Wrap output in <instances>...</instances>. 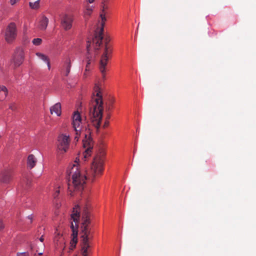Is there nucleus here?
Listing matches in <instances>:
<instances>
[{"instance_id":"7ed1b4c3","label":"nucleus","mask_w":256,"mask_h":256,"mask_svg":"<svg viewBox=\"0 0 256 256\" xmlns=\"http://www.w3.org/2000/svg\"><path fill=\"white\" fill-rule=\"evenodd\" d=\"M104 156V153L101 152L99 154L96 155L94 158L91 166V174L93 178L98 176L102 174V173Z\"/></svg>"},{"instance_id":"6ab92c4d","label":"nucleus","mask_w":256,"mask_h":256,"mask_svg":"<svg viewBox=\"0 0 256 256\" xmlns=\"http://www.w3.org/2000/svg\"><path fill=\"white\" fill-rule=\"evenodd\" d=\"M8 94V90L5 86H0V101L4 100Z\"/></svg>"},{"instance_id":"dca6fc26","label":"nucleus","mask_w":256,"mask_h":256,"mask_svg":"<svg viewBox=\"0 0 256 256\" xmlns=\"http://www.w3.org/2000/svg\"><path fill=\"white\" fill-rule=\"evenodd\" d=\"M50 112L51 114L55 113L58 116H60L61 114L60 104V102H58L52 106L50 108Z\"/></svg>"},{"instance_id":"2eb2a0df","label":"nucleus","mask_w":256,"mask_h":256,"mask_svg":"<svg viewBox=\"0 0 256 256\" xmlns=\"http://www.w3.org/2000/svg\"><path fill=\"white\" fill-rule=\"evenodd\" d=\"M36 158L33 154H30L28 157L27 165L28 166L32 169L34 167L36 163Z\"/></svg>"},{"instance_id":"a211bd4d","label":"nucleus","mask_w":256,"mask_h":256,"mask_svg":"<svg viewBox=\"0 0 256 256\" xmlns=\"http://www.w3.org/2000/svg\"><path fill=\"white\" fill-rule=\"evenodd\" d=\"M54 241L56 242V244L57 246H59L58 242H60V244H62V250L64 251L65 248V246L63 245L64 244V238H62V236L60 234H58L57 236H56L54 238Z\"/></svg>"},{"instance_id":"c9c22d12","label":"nucleus","mask_w":256,"mask_h":256,"mask_svg":"<svg viewBox=\"0 0 256 256\" xmlns=\"http://www.w3.org/2000/svg\"><path fill=\"white\" fill-rule=\"evenodd\" d=\"M106 108L107 110H110V106H107Z\"/></svg>"},{"instance_id":"9b49d317","label":"nucleus","mask_w":256,"mask_h":256,"mask_svg":"<svg viewBox=\"0 0 256 256\" xmlns=\"http://www.w3.org/2000/svg\"><path fill=\"white\" fill-rule=\"evenodd\" d=\"M82 142L84 147L86 148L84 155V158L86 160V158L90 156V152L93 148L94 142L90 136H88L86 134H85V138L83 140Z\"/></svg>"},{"instance_id":"473e14b6","label":"nucleus","mask_w":256,"mask_h":256,"mask_svg":"<svg viewBox=\"0 0 256 256\" xmlns=\"http://www.w3.org/2000/svg\"><path fill=\"white\" fill-rule=\"evenodd\" d=\"M28 218L30 220V223L32 222V215L28 216Z\"/></svg>"},{"instance_id":"72a5a7b5","label":"nucleus","mask_w":256,"mask_h":256,"mask_svg":"<svg viewBox=\"0 0 256 256\" xmlns=\"http://www.w3.org/2000/svg\"><path fill=\"white\" fill-rule=\"evenodd\" d=\"M40 242H42L44 241V237H43V236H42L40 238Z\"/></svg>"},{"instance_id":"6e6552de","label":"nucleus","mask_w":256,"mask_h":256,"mask_svg":"<svg viewBox=\"0 0 256 256\" xmlns=\"http://www.w3.org/2000/svg\"><path fill=\"white\" fill-rule=\"evenodd\" d=\"M58 148L63 152H67L69 148L70 139L69 136L62 134L58 137Z\"/></svg>"},{"instance_id":"e433bc0d","label":"nucleus","mask_w":256,"mask_h":256,"mask_svg":"<svg viewBox=\"0 0 256 256\" xmlns=\"http://www.w3.org/2000/svg\"><path fill=\"white\" fill-rule=\"evenodd\" d=\"M110 118V114H108L107 116H106V120H108V119Z\"/></svg>"},{"instance_id":"412c9836","label":"nucleus","mask_w":256,"mask_h":256,"mask_svg":"<svg viewBox=\"0 0 256 256\" xmlns=\"http://www.w3.org/2000/svg\"><path fill=\"white\" fill-rule=\"evenodd\" d=\"M88 43H89V42H88ZM90 46V44H88L87 46H86V48H87V50H88V54L86 56L87 64H86V66H90V64L94 60V59L92 58V56L90 54V53L89 52Z\"/></svg>"},{"instance_id":"5701e85b","label":"nucleus","mask_w":256,"mask_h":256,"mask_svg":"<svg viewBox=\"0 0 256 256\" xmlns=\"http://www.w3.org/2000/svg\"><path fill=\"white\" fill-rule=\"evenodd\" d=\"M40 0H37L34 2H30V6L32 9H37L39 7Z\"/></svg>"},{"instance_id":"9d476101","label":"nucleus","mask_w":256,"mask_h":256,"mask_svg":"<svg viewBox=\"0 0 256 256\" xmlns=\"http://www.w3.org/2000/svg\"><path fill=\"white\" fill-rule=\"evenodd\" d=\"M100 18L102 19L101 25L102 27L101 28L98 34H97L93 39V42H94L96 43V46L97 47L96 48V52L98 50L99 47L102 44V40L103 39L104 26L105 21L106 20L104 15L101 14Z\"/></svg>"},{"instance_id":"4468645a","label":"nucleus","mask_w":256,"mask_h":256,"mask_svg":"<svg viewBox=\"0 0 256 256\" xmlns=\"http://www.w3.org/2000/svg\"><path fill=\"white\" fill-rule=\"evenodd\" d=\"M71 61L69 57L66 58L64 62L63 68L64 71V75L68 76L70 72L71 68Z\"/></svg>"},{"instance_id":"aec40b11","label":"nucleus","mask_w":256,"mask_h":256,"mask_svg":"<svg viewBox=\"0 0 256 256\" xmlns=\"http://www.w3.org/2000/svg\"><path fill=\"white\" fill-rule=\"evenodd\" d=\"M48 22V18L46 16H42L40 22L39 27L40 30H44L46 29Z\"/></svg>"},{"instance_id":"0eeeda50","label":"nucleus","mask_w":256,"mask_h":256,"mask_svg":"<svg viewBox=\"0 0 256 256\" xmlns=\"http://www.w3.org/2000/svg\"><path fill=\"white\" fill-rule=\"evenodd\" d=\"M24 58V49L21 47H18L14 50L11 62L14 64L15 67H18L22 64Z\"/></svg>"},{"instance_id":"4be33fe9","label":"nucleus","mask_w":256,"mask_h":256,"mask_svg":"<svg viewBox=\"0 0 256 256\" xmlns=\"http://www.w3.org/2000/svg\"><path fill=\"white\" fill-rule=\"evenodd\" d=\"M78 242V239H77V232H76V236H72V239L70 242V250H73L76 246V244Z\"/></svg>"},{"instance_id":"39448f33","label":"nucleus","mask_w":256,"mask_h":256,"mask_svg":"<svg viewBox=\"0 0 256 256\" xmlns=\"http://www.w3.org/2000/svg\"><path fill=\"white\" fill-rule=\"evenodd\" d=\"M81 208L78 205L76 206L73 208V210L70 216V218L72 220L71 222L70 228L72 231V236H76L78 233V222L80 217V210Z\"/></svg>"},{"instance_id":"f257e3e1","label":"nucleus","mask_w":256,"mask_h":256,"mask_svg":"<svg viewBox=\"0 0 256 256\" xmlns=\"http://www.w3.org/2000/svg\"><path fill=\"white\" fill-rule=\"evenodd\" d=\"M67 174L69 176L68 186L70 194L72 196L74 192H81L84 189L86 177L84 172L80 170L78 164H74L67 170Z\"/></svg>"},{"instance_id":"7c9ffc66","label":"nucleus","mask_w":256,"mask_h":256,"mask_svg":"<svg viewBox=\"0 0 256 256\" xmlns=\"http://www.w3.org/2000/svg\"><path fill=\"white\" fill-rule=\"evenodd\" d=\"M18 1H19V0H10V2L12 5H14Z\"/></svg>"},{"instance_id":"f03ea898","label":"nucleus","mask_w":256,"mask_h":256,"mask_svg":"<svg viewBox=\"0 0 256 256\" xmlns=\"http://www.w3.org/2000/svg\"><path fill=\"white\" fill-rule=\"evenodd\" d=\"M96 95L94 96L90 104V113L91 116V122L92 125L98 131L102 118L104 110L102 96L99 91L98 86L95 88Z\"/></svg>"},{"instance_id":"c85d7f7f","label":"nucleus","mask_w":256,"mask_h":256,"mask_svg":"<svg viewBox=\"0 0 256 256\" xmlns=\"http://www.w3.org/2000/svg\"><path fill=\"white\" fill-rule=\"evenodd\" d=\"M108 124H109V122H108V120H106V121H105V122H104V125H103V127H104V128H106L107 126H108Z\"/></svg>"},{"instance_id":"f3484780","label":"nucleus","mask_w":256,"mask_h":256,"mask_svg":"<svg viewBox=\"0 0 256 256\" xmlns=\"http://www.w3.org/2000/svg\"><path fill=\"white\" fill-rule=\"evenodd\" d=\"M36 55L40 59H41L42 60L45 62L46 63L48 69L50 70V59L48 58L46 55L40 52H36Z\"/></svg>"},{"instance_id":"f704fd0d","label":"nucleus","mask_w":256,"mask_h":256,"mask_svg":"<svg viewBox=\"0 0 256 256\" xmlns=\"http://www.w3.org/2000/svg\"><path fill=\"white\" fill-rule=\"evenodd\" d=\"M86 72V71L84 72V77H86V76H87V72Z\"/></svg>"},{"instance_id":"c756f323","label":"nucleus","mask_w":256,"mask_h":256,"mask_svg":"<svg viewBox=\"0 0 256 256\" xmlns=\"http://www.w3.org/2000/svg\"><path fill=\"white\" fill-rule=\"evenodd\" d=\"M17 256H28V254L26 252L20 253V254H18Z\"/></svg>"},{"instance_id":"ddd939ff","label":"nucleus","mask_w":256,"mask_h":256,"mask_svg":"<svg viewBox=\"0 0 256 256\" xmlns=\"http://www.w3.org/2000/svg\"><path fill=\"white\" fill-rule=\"evenodd\" d=\"M12 179V172L10 170H5L2 172L0 176V181L5 184L10 183Z\"/></svg>"},{"instance_id":"f8f14e48","label":"nucleus","mask_w":256,"mask_h":256,"mask_svg":"<svg viewBox=\"0 0 256 256\" xmlns=\"http://www.w3.org/2000/svg\"><path fill=\"white\" fill-rule=\"evenodd\" d=\"M72 22V16L71 15L65 14L61 18L62 26L66 30H68L71 28Z\"/></svg>"},{"instance_id":"393cba45","label":"nucleus","mask_w":256,"mask_h":256,"mask_svg":"<svg viewBox=\"0 0 256 256\" xmlns=\"http://www.w3.org/2000/svg\"><path fill=\"white\" fill-rule=\"evenodd\" d=\"M42 40L40 38H34L32 40L33 44L36 46H38V45L42 43Z\"/></svg>"},{"instance_id":"a878e982","label":"nucleus","mask_w":256,"mask_h":256,"mask_svg":"<svg viewBox=\"0 0 256 256\" xmlns=\"http://www.w3.org/2000/svg\"><path fill=\"white\" fill-rule=\"evenodd\" d=\"M60 192L59 190H56L55 191V192L54 194V198H56L58 195V194Z\"/></svg>"},{"instance_id":"bb28decb","label":"nucleus","mask_w":256,"mask_h":256,"mask_svg":"<svg viewBox=\"0 0 256 256\" xmlns=\"http://www.w3.org/2000/svg\"><path fill=\"white\" fill-rule=\"evenodd\" d=\"M9 108L12 110H14L16 108V105L14 104H10Z\"/></svg>"},{"instance_id":"1a4fd4ad","label":"nucleus","mask_w":256,"mask_h":256,"mask_svg":"<svg viewBox=\"0 0 256 256\" xmlns=\"http://www.w3.org/2000/svg\"><path fill=\"white\" fill-rule=\"evenodd\" d=\"M82 118L78 112H75L72 117V126L76 131V136L75 140H78L79 132H80L82 126Z\"/></svg>"},{"instance_id":"b1692460","label":"nucleus","mask_w":256,"mask_h":256,"mask_svg":"<svg viewBox=\"0 0 256 256\" xmlns=\"http://www.w3.org/2000/svg\"><path fill=\"white\" fill-rule=\"evenodd\" d=\"M92 10V8L90 6H88L86 7V10L84 12V16H89L91 14Z\"/></svg>"},{"instance_id":"2f4dec72","label":"nucleus","mask_w":256,"mask_h":256,"mask_svg":"<svg viewBox=\"0 0 256 256\" xmlns=\"http://www.w3.org/2000/svg\"><path fill=\"white\" fill-rule=\"evenodd\" d=\"M90 66H86L85 71L89 72L90 70Z\"/></svg>"},{"instance_id":"4c0bfd02","label":"nucleus","mask_w":256,"mask_h":256,"mask_svg":"<svg viewBox=\"0 0 256 256\" xmlns=\"http://www.w3.org/2000/svg\"><path fill=\"white\" fill-rule=\"evenodd\" d=\"M90 3H92L94 2V0H88Z\"/></svg>"},{"instance_id":"20e7f679","label":"nucleus","mask_w":256,"mask_h":256,"mask_svg":"<svg viewBox=\"0 0 256 256\" xmlns=\"http://www.w3.org/2000/svg\"><path fill=\"white\" fill-rule=\"evenodd\" d=\"M112 52V49L110 45L108 44V42H106L104 52L100 60V70L102 74V78H105L106 75V66Z\"/></svg>"},{"instance_id":"423d86ee","label":"nucleus","mask_w":256,"mask_h":256,"mask_svg":"<svg viewBox=\"0 0 256 256\" xmlns=\"http://www.w3.org/2000/svg\"><path fill=\"white\" fill-rule=\"evenodd\" d=\"M17 36V28L14 22H10L4 32V39L8 43H12Z\"/></svg>"},{"instance_id":"cd10ccee","label":"nucleus","mask_w":256,"mask_h":256,"mask_svg":"<svg viewBox=\"0 0 256 256\" xmlns=\"http://www.w3.org/2000/svg\"><path fill=\"white\" fill-rule=\"evenodd\" d=\"M4 227V224L2 220H0V231L2 230Z\"/></svg>"}]
</instances>
